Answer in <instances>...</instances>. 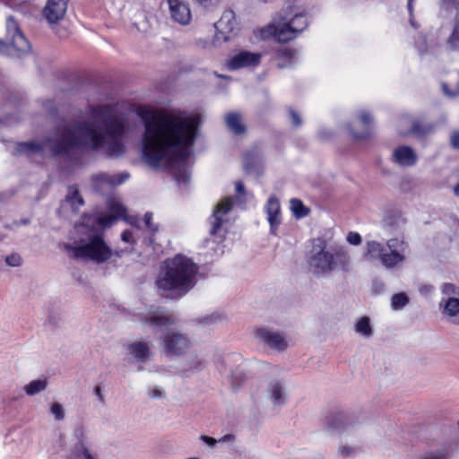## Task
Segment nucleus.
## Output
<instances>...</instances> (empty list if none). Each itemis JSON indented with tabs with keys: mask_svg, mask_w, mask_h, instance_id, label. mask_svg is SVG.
<instances>
[{
	"mask_svg": "<svg viewBox=\"0 0 459 459\" xmlns=\"http://www.w3.org/2000/svg\"><path fill=\"white\" fill-rule=\"evenodd\" d=\"M129 129L126 114L108 104L89 107V119L64 124L44 141L19 143L15 153L32 156L48 152L53 156L68 153L77 147L101 152L118 158L126 152L124 138Z\"/></svg>",
	"mask_w": 459,
	"mask_h": 459,
	"instance_id": "1",
	"label": "nucleus"
},
{
	"mask_svg": "<svg viewBox=\"0 0 459 459\" xmlns=\"http://www.w3.org/2000/svg\"><path fill=\"white\" fill-rule=\"evenodd\" d=\"M202 118L199 114L182 116L162 111L144 121L142 141L143 158L147 165L159 167L162 162L183 163L189 156V147L197 134Z\"/></svg>",
	"mask_w": 459,
	"mask_h": 459,
	"instance_id": "2",
	"label": "nucleus"
},
{
	"mask_svg": "<svg viewBox=\"0 0 459 459\" xmlns=\"http://www.w3.org/2000/svg\"><path fill=\"white\" fill-rule=\"evenodd\" d=\"M108 213L89 215L75 225L73 244H65L64 247L73 258L91 260L97 264L108 261L112 256V250L104 241L102 231L109 228L118 219L140 228L137 217H126V208L117 200L111 199L108 203Z\"/></svg>",
	"mask_w": 459,
	"mask_h": 459,
	"instance_id": "3",
	"label": "nucleus"
},
{
	"mask_svg": "<svg viewBox=\"0 0 459 459\" xmlns=\"http://www.w3.org/2000/svg\"><path fill=\"white\" fill-rule=\"evenodd\" d=\"M197 266L187 257L178 255L164 262L163 272L156 284L159 289L172 290L178 296L188 292L195 283Z\"/></svg>",
	"mask_w": 459,
	"mask_h": 459,
	"instance_id": "4",
	"label": "nucleus"
},
{
	"mask_svg": "<svg viewBox=\"0 0 459 459\" xmlns=\"http://www.w3.org/2000/svg\"><path fill=\"white\" fill-rule=\"evenodd\" d=\"M333 230H325L322 238H317V274L329 275L333 273H348L351 269V258L349 250L343 245L333 244Z\"/></svg>",
	"mask_w": 459,
	"mask_h": 459,
	"instance_id": "5",
	"label": "nucleus"
},
{
	"mask_svg": "<svg viewBox=\"0 0 459 459\" xmlns=\"http://www.w3.org/2000/svg\"><path fill=\"white\" fill-rule=\"evenodd\" d=\"M409 245L403 238H393L385 246L377 240L366 242L364 258L368 261H378L387 270L401 266L406 261Z\"/></svg>",
	"mask_w": 459,
	"mask_h": 459,
	"instance_id": "6",
	"label": "nucleus"
},
{
	"mask_svg": "<svg viewBox=\"0 0 459 459\" xmlns=\"http://www.w3.org/2000/svg\"><path fill=\"white\" fill-rule=\"evenodd\" d=\"M353 413L337 411L325 419L326 430L330 435H342L352 432L359 425Z\"/></svg>",
	"mask_w": 459,
	"mask_h": 459,
	"instance_id": "7",
	"label": "nucleus"
},
{
	"mask_svg": "<svg viewBox=\"0 0 459 459\" xmlns=\"http://www.w3.org/2000/svg\"><path fill=\"white\" fill-rule=\"evenodd\" d=\"M260 32L262 39L273 37L279 42H288L296 37L291 28H290L289 22L285 21H274L268 26L262 28Z\"/></svg>",
	"mask_w": 459,
	"mask_h": 459,
	"instance_id": "8",
	"label": "nucleus"
},
{
	"mask_svg": "<svg viewBox=\"0 0 459 459\" xmlns=\"http://www.w3.org/2000/svg\"><path fill=\"white\" fill-rule=\"evenodd\" d=\"M69 0H48L42 9V17L54 26L62 22L66 14Z\"/></svg>",
	"mask_w": 459,
	"mask_h": 459,
	"instance_id": "9",
	"label": "nucleus"
},
{
	"mask_svg": "<svg viewBox=\"0 0 459 459\" xmlns=\"http://www.w3.org/2000/svg\"><path fill=\"white\" fill-rule=\"evenodd\" d=\"M163 346L168 356H179L188 349L189 341L184 334L169 331L163 337Z\"/></svg>",
	"mask_w": 459,
	"mask_h": 459,
	"instance_id": "10",
	"label": "nucleus"
},
{
	"mask_svg": "<svg viewBox=\"0 0 459 459\" xmlns=\"http://www.w3.org/2000/svg\"><path fill=\"white\" fill-rule=\"evenodd\" d=\"M392 161L401 167H413L418 161V155L411 147L399 145L392 152Z\"/></svg>",
	"mask_w": 459,
	"mask_h": 459,
	"instance_id": "11",
	"label": "nucleus"
},
{
	"mask_svg": "<svg viewBox=\"0 0 459 459\" xmlns=\"http://www.w3.org/2000/svg\"><path fill=\"white\" fill-rule=\"evenodd\" d=\"M261 56L258 53L241 51L228 60L227 65L231 70H238L248 66H255L260 62Z\"/></svg>",
	"mask_w": 459,
	"mask_h": 459,
	"instance_id": "12",
	"label": "nucleus"
},
{
	"mask_svg": "<svg viewBox=\"0 0 459 459\" xmlns=\"http://www.w3.org/2000/svg\"><path fill=\"white\" fill-rule=\"evenodd\" d=\"M256 336L265 344L277 351H281L288 347L286 339L277 332L262 328L257 330Z\"/></svg>",
	"mask_w": 459,
	"mask_h": 459,
	"instance_id": "13",
	"label": "nucleus"
},
{
	"mask_svg": "<svg viewBox=\"0 0 459 459\" xmlns=\"http://www.w3.org/2000/svg\"><path fill=\"white\" fill-rule=\"evenodd\" d=\"M7 28L10 32L13 33V39L11 42V48L16 50L18 53H26L30 49L29 41L26 39L24 35L19 30L15 21L10 17L7 22Z\"/></svg>",
	"mask_w": 459,
	"mask_h": 459,
	"instance_id": "14",
	"label": "nucleus"
},
{
	"mask_svg": "<svg viewBox=\"0 0 459 459\" xmlns=\"http://www.w3.org/2000/svg\"><path fill=\"white\" fill-rule=\"evenodd\" d=\"M170 14L173 20L180 24H188L191 20V12L187 3L180 0H169Z\"/></svg>",
	"mask_w": 459,
	"mask_h": 459,
	"instance_id": "15",
	"label": "nucleus"
},
{
	"mask_svg": "<svg viewBox=\"0 0 459 459\" xmlns=\"http://www.w3.org/2000/svg\"><path fill=\"white\" fill-rule=\"evenodd\" d=\"M233 205V198L232 197H227L223 200H221L215 208V211L213 212L212 218V227L211 229V234L216 235L223 223V220L221 218V215L228 213Z\"/></svg>",
	"mask_w": 459,
	"mask_h": 459,
	"instance_id": "16",
	"label": "nucleus"
},
{
	"mask_svg": "<svg viewBox=\"0 0 459 459\" xmlns=\"http://www.w3.org/2000/svg\"><path fill=\"white\" fill-rule=\"evenodd\" d=\"M359 121L363 124L364 128L361 132H356L351 129V126H347L350 135L354 140H364L369 137L371 134V122L373 120L371 115L367 110H361L358 114Z\"/></svg>",
	"mask_w": 459,
	"mask_h": 459,
	"instance_id": "17",
	"label": "nucleus"
},
{
	"mask_svg": "<svg viewBox=\"0 0 459 459\" xmlns=\"http://www.w3.org/2000/svg\"><path fill=\"white\" fill-rule=\"evenodd\" d=\"M215 33L212 40L200 39L197 41L198 47L205 50H212L221 47L223 42H228L231 39V36L218 27H214Z\"/></svg>",
	"mask_w": 459,
	"mask_h": 459,
	"instance_id": "18",
	"label": "nucleus"
},
{
	"mask_svg": "<svg viewBox=\"0 0 459 459\" xmlns=\"http://www.w3.org/2000/svg\"><path fill=\"white\" fill-rule=\"evenodd\" d=\"M266 212L268 221L271 226V232L275 234L276 227L281 223L280 202L275 196H271L267 202Z\"/></svg>",
	"mask_w": 459,
	"mask_h": 459,
	"instance_id": "19",
	"label": "nucleus"
},
{
	"mask_svg": "<svg viewBox=\"0 0 459 459\" xmlns=\"http://www.w3.org/2000/svg\"><path fill=\"white\" fill-rule=\"evenodd\" d=\"M143 322L153 326L161 327L174 324L175 320L169 313L158 309L146 316Z\"/></svg>",
	"mask_w": 459,
	"mask_h": 459,
	"instance_id": "20",
	"label": "nucleus"
},
{
	"mask_svg": "<svg viewBox=\"0 0 459 459\" xmlns=\"http://www.w3.org/2000/svg\"><path fill=\"white\" fill-rule=\"evenodd\" d=\"M213 27H218L232 37L237 28L235 13L230 10L225 11L220 20L213 24Z\"/></svg>",
	"mask_w": 459,
	"mask_h": 459,
	"instance_id": "21",
	"label": "nucleus"
},
{
	"mask_svg": "<svg viewBox=\"0 0 459 459\" xmlns=\"http://www.w3.org/2000/svg\"><path fill=\"white\" fill-rule=\"evenodd\" d=\"M225 122L227 127L235 134H243L246 133V126L242 123L240 115L231 112L226 115Z\"/></svg>",
	"mask_w": 459,
	"mask_h": 459,
	"instance_id": "22",
	"label": "nucleus"
},
{
	"mask_svg": "<svg viewBox=\"0 0 459 459\" xmlns=\"http://www.w3.org/2000/svg\"><path fill=\"white\" fill-rule=\"evenodd\" d=\"M84 202L82 195L79 193V190L75 186H70L68 188V194L65 197V204L63 207L67 204L70 205L73 212H77L80 206L83 205Z\"/></svg>",
	"mask_w": 459,
	"mask_h": 459,
	"instance_id": "23",
	"label": "nucleus"
},
{
	"mask_svg": "<svg viewBox=\"0 0 459 459\" xmlns=\"http://www.w3.org/2000/svg\"><path fill=\"white\" fill-rule=\"evenodd\" d=\"M434 131V126L429 123H423L420 120H413L411 122V128L410 134L418 138H423Z\"/></svg>",
	"mask_w": 459,
	"mask_h": 459,
	"instance_id": "24",
	"label": "nucleus"
},
{
	"mask_svg": "<svg viewBox=\"0 0 459 459\" xmlns=\"http://www.w3.org/2000/svg\"><path fill=\"white\" fill-rule=\"evenodd\" d=\"M128 350L138 361H143L150 352V347L146 342H134L129 345Z\"/></svg>",
	"mask_w": 459,
	"mask_h": 459,
	"instance_id": "25",
	"label": "nucleus"
},
{
	"mask_svg": "<svg viewBox=\"0 0 459 459\" xmlns=\"http://www.w3.org/2000/svg\"><path fill=\"white\" fill-rule=\"evenodd\" d=\"M128 178L127 174H121L117 176H109L108 174H99L94 177L96 184L101 185L107 183L110 186H116L122 184Z\"/></svg>",
	"mask_w": 459,
	"mask_h": 459,
	"instance_id": "26",
	"label": "nucleus"
},
{
	"mask_svg": "<svg viewBox=\"0 0 459 459\" xmlns=\"http://www.w3.org/2000/svg\"><path fill=\"white\" fill-rule=\"evenodd\" d=\"M446 48L450 51H459V17L455 18L454 27L446 41Z\"/></svg>",
	"mask_w": 459,
	"mask_h": 459,
	"instance_id": "27",
	"label": "nucleus"
},
{
	"mask_svg": "<svg viewBox=\"0 0 459 459\" xmlns=\"http://www.w3.org/2000/svg\"><path fill=\"white\" fill-rule=\"evenodd\" d=\"M355 332L363 337H370L373 334V330L369 317H360L355 325Z\"/></svg>",
	"mask_w": 459,
	"mask_h": 459,
	"instance_id": "28",
	"label": "nucleus"
},
{
	"mask_svg": "<svg viewBox=\"0 0 459 459\" xmlns=\"http://www.w3.org/2000/svg\"><path fill=\"white\" fill-rule=\"evenodd\" d=\"M290 28L293 30L295 36L301 32L307 25V19L302 14L295 15L290 21H289Z\"/></svg>",
	"mask_w": 459,
	"mask_h": 459,
	"instance_id": "29",
	"label": "nucleus"
},
{
	"mask_svg": "<svg viewBox=\"0 0 459 459\" xmlns=\"http://www.w3.org/2000/svg\"><path fill=\"white\" fill-rule=\"evenodd\" d=\"M290 210L297 219L305 217L309 213V209L304 206L300 200L296 198L290 200Z\"/></svg>",
	"mask_w": 459,
	"mask_h": 459,
	"instance_id": "30",
	"label": "nucleus"
},
{
	"mask_svg": "<svg viewBox=\"0 0 459 459\" xmlns=\"http://www.w3.org/2000/svg\"><path fill=\"white\" fill-rule=\"evenodd\" d=\"M47 388V381L46 380H33L30 384L24 386V390L27 394L34 395L40 391H43Z\"/></svg>",
	"mask_w": 459,
	"mask_h": 459,
	"instance_id": "31",
	"label": "nucleus"
},
{
	"mask_svg": "<svg viewBox=\"0 0 459 459\" xmlns=\"http://www.w3.org/2000/svg\"><path fill=\"white\" fill-rule=\"evenodd\" d=\"M444 313L449 316H455L459 313V299L448 298L444 305Z\"/></svg>",
	"mask_w": 459,
	"mask_h": 459,
	"instance_id": "32",
	"label": "nucleus"
},
{
	"mask_svg": "<svg viewBox=\"0 0 459 459\" xmlns=\"http://www.w3.org/2000/svg\"><path fill=\"white\" fill-rule=\"evenodd\" d=\"M454 77L455 80V86L451 85L448 82L442 83V88H443L445 94H446L447 96H450V97H455L457 94H459V71H456L454 74Z\"/></svg>",
	"mask_w": 459,
	"mask_h": 459,
	"instance_id": "33",
	"label": "nucleus"
},
{
	"mask_svg": "<svg viewBox=\"0 0 459 459\" xmlns=\"http://www.w3.org/2000/svg\"><path fill=\"white\" fill-rule=\"evenodd\" d=\"M244 169L247 173L259 172L260 167L257 160L251 154H246L244 158Z\"/></svg>",
	"mask_w": 459,
	"mask_h": 459,
	"instance_id": "34",
	"label": "nucleus"
},
{
	"mask_svg": "<svg viewBox=\"0 0 459 459\" xmlns=\"http://www.w3.org/2000/svg\"><path fill=\"white\" fill-rule=\"evenodd\" d=\"M408 303H409V298L403 292L394 294L392 297L391 305H392V308L394 310H399V309L403 308Z\"/></svg>",
	"mask_w": 459,
	"mask_h": 459,
	"instance_id": "35",
	"label": "nucleus"
},
{
	"mask_svg": "<svg viewBox=\"0 0 459 459\" xmlns=\"http://www.w3.org/2000/svg\"><path fill=\"white\" fill-rule=\"evenodd\" d=\"M271 399L275 404L283 403L284 388L280 383H275L271 387Z\"/></svg>",
	"mask_w": 459,
	"mask_h": 459,
	"instance_id": "36",
	"label": "nucleus"
},
{
	"mask_svg": "<svg viewBox=\"0 0 459 459\" xmlns=\"http://www.w3.org/2000/svg\"><path fill=\"white\" fill-rule=\"evenodd\" d=\"M133 26L138 31H141V32H146L150 28L149 22H148L146 16L143 13L139 14L135 18V21L134 22Z\"/></svg>",
	"mask_w": 459,
	"mask_h": 459,
	"instance_id": "37",
	"label": "nucleus"
},
{
	"mask_svg": "<svg viewBox=\"0 0 459 459\" xmlns=\"http://www.w3.org/2000/svg\"><path fill=\"white\" fill-rule=\"evenodd\" d=\"M75 452L78 456H83L84 459H95L84 445L82 438L79 439V443L75 446Z\"/></svg>",
	"mask_w": 459,
	"mask_h": 459,
	"instance_id": "38",
	"label": "nucleus"
},
{
	"mask_svg": "<svg viewBox=\"0 0 459 459\" xmlns=\"http://www.w3.org/2000/svg\"><path fill=\"white\" fill-rule=\"evenodd\" d=\"M202 8L212 11L220 5L221 0H194Z\"/></svg>",
	"mask_w": 459,
	"mask_h": 459,
	"instance_id": "39",
	"label": "nucleus"
},
{
	"mask_svg": "<svg viewBox=\"0 0 459 459\" xmlns=\"http://www.w3.org/2000/svg\"><path fill=\"white\" fill-rule=\"evenodd\" d=\"M346 240L352 246H359L362 242V238L358 232L350 231L347 234Z\"/></svg>",
	"mask_w": 459,
	"mask_h": 459,
	"instance_id": "40",
	"label": "nucleus"
},
{
	"mask_svg": "<svg viewBox=\"0 0 459 459\" xmlns=\"http://www.w3.org/2000/svg\"><path fill=\"white\" fill-rule=\"evenodd\" d=\"M51 412L54 414L56 420H61L65 418V411L62 405L58 403H55L51 406Z\"/></svg>",
	"mask_w": 459,
	"mask_h": 459,
	"instance_id": "41",
	"label": "nucleus"
},
{
	"mask_svg": "<svg viewBox=\"0 0 459 459\" xmlns=\"http://www.w3.org/2000/svg\"><path fill=\"white\" fill-rule=\"evenodd\" d=\"M441 291L444 295L459 294V288L453 283H444Z\"/></svg>",
	"mask_w": 459,
	"mask_h": 459,
	"instance_id": "42",
	"label": "nucleus"
},
{
	"mask_svg": "<svg viewBox=\"0 0 459 459\" xmlns=\"http://www.w3.org/2000/svg\"><path fill=\"white\" fill-rule=\"evenodd\" d=\"M358 451V447L348 446H341L339 452L342 457L348 458L353 455H355Z\"/></svg>",
	"mask_w": 459,
	"mask_h": 459,
	"instance_id": "43",
	"label": "nucleus"
},
{
	"mask_svg": "<svg viewBox=\"0 0 459 459\" xmlns=\"http://www.w3.org/2000/svg\"><path fill=\"white\" fill-rule=\"evenodd\" d=\"M420 459H447L446 451L431 452L422 455Z\"/></svg>",
	"mask_w": 459,
	"mask_h": 459,
	"instance_id": "44",
	"label": "nucleus"
},
{
	"mask_svg": "<svg viewBox=\"0 0 459 459\" xmlns=\"http://www.w3.org/2000/svg\"><path fill=\"white\" fill-rule=\"evenodd\" d=\"M289 115L291 118V122L294 127H299L302 124L300 115L295 111L292 108H288Z\"/></svg>",
	"mask_w": 459,
	"mask_h": 459,
	"instance_id": "45",
	"label": "nucleus"
},
{
	"mask_svg": "<svg viewBox=\"0 0 459 459\" xmlns=\"http://www.w3.org/2000/svg\"><path fill=\"white\" fill-rule=\"evenodd\" d=\"M5 262L10 266H19L22 264V257L18 254H12L6 256Z\"/></svg>",
	"mask_w": 459,
	"mask_h": 459,
	"instance_id": "46",
	"label": "nucleus"
},
{
	"mask_svg": "<svg viewBox=\"0 0 459 459\" xmlns=\"http://www.w3.org/2000/svg\"><path fill=\"white\" fill-rule=\"evenodd\" d=\"M152 214L151 212H146L145 215H144V225H145V228L148 230H150V231L154 233V232L157 231V227L152 224Z\"/></svg>",
	"mask_w": 459,
	"mask_h": 459,
	"instance_id": "47",
	"label": "nucleus"
},
{
	"mask_svg": "<svg viewBox=\"0 0 459 459\" xmlns=\"http://www.w3.org/2000/svg\"><path fill=\"white\" fill-rule=\"evenodd\" d=\"M435 290V287L431 284H422L420 288H419V291L420 293V295L424 296V297H429L431 296V294L433 293Z\"/></svg>",
	"mask_w": 459,
	"mask_h": 459,
	"instance_id": "48",
	"label": "nucleus"
},
{
	"mask_svg": "<svg viewBox=\"0 0 459 459\" xmlns=\"http://www.w3.org/2000/svg\"><path fill=\"white\" fill-rule=\"evenodd\" d=\"M399 221L404 223V220L401 216H386L384 220V222L387 226H393L395 223L398 224Z\"/></svg>",
	"mask_w": 459,
	"mask_h": 459,
	"instance_id": "49",
	"label": "nucleus"
},
{
	"mask_svg": "<svg viewBox=\"0 0 459 459\" xmlns=\"http://www.w3.org/2000/svg\"><path fill=\"white\" fill-rule=\"evenodd\" d=\"M450 143L453 148L459 150V131H455L451 134Z\"/></svg>",
	"mask_w": 459,
	"mask_h": 459,
	"instance_id": "50",
	"label": "nucleus"
},
{
	"mask_svg": "<svg viewBox=\"0 0 459 459\" xmlns=\"http://www.w3.org/2000/svg\"><path fill=\"white\" fill-rule=\"evenodd\" d=\"M293 52L292 50L287 48H281L278 50V56L285 57L286 59H290L292 57Z\"/></svg>",
	"mask_w": 459,
	"mask_h": 459,
	"instance_id": "51",
	"label": "nucleus"
},
{
	"mask_svg": "<svg viewBox=\"0 0 459 459\" xmlns=\"http://www.w3.org/2000/svg\"><path fill=\"white\" fill-rule=\"evenodd\" d=\"M121 238L124 242H126V243H134V242L132 232L127 231V230H126L122 233Z\"/></svg>",
	"mask_w": 459,
	"mask_h": 459,
	"instance_id": "52",
	"label": "nucleus"
},
{
	"mask_svg": "<svg viewBox=\"0 0 459 459\" xmlns=\"http://www.w3.org/2000/svg\"><path fill=\"white\" fill-rule=\"evenodd\" d=\"M176 179L178 182L182 181L184 183H186L189 180V176L186 171L179 172L178 174L176 175Z\"/></svg>",
	"mask_w": 459,
	"mask_h": 459,
	"instance_id": "53",
	"label": "nucleus"
},
{
	"mask_svg": "<svg viewBox=\"0 0 459 459\" xmlns=\"http://www.w3.org/2000/svg\"><path fill=\"white\" fill-rule=\"evenodd\" d=\"M201 439L211 446H214L217 443V440L215 438L208 436H201Z\"/></svg>",
	"mask_w": 459,
	"mask_h": 459,
	"instance_id": "54",
	"label": "nucleus"
},
{
	"mask_svg": "<svg viewBox=\"0 0 459 459\" xmlns=\"http://www.w3.org/2000/svg\"><path fill=\"white\" fill-rule=\"evenodd\" d=\"M151 395L153 398H160L163 396V391L159 387H154L153 390L151 392Z\"/></svg>",
	"mask_w": 459,
	"mask_h": 459,
	"instance_id": "55",
	"label": "nucleus"
},
{
	"mask_svg": "<svg viewBox=\"0 0 459 459\" xmlns=\"http://www.w3.org/2000/svg\"><path fill=\"white\" fill-rule=\"evenodd\" d=\"M443 5H453L459 9V0H440Z\"/></svg>",
	"mask_w": 459,
	"mask_h": 459,
	"instance_id": "56",
	"label": "nucleus"
},
{
	"mask_svg": "<svg viewBox=\"0 0 459 459\" xmlns=\"http://www.w3.org/2000/svg\"><path fill=\"white\" fill-rule=\"evenodd\" d=\"M413 1L414 0H408V10L410 12V14H411V19H410V22H411V24L413 26V27H416V25L414 24L413 21H412V13H413Z\"/></svg>",
	"mask_w": 459,
	"mask_h": 459,
	"instance_id": "57",
	"label": "nucleus"
},
{
	"mask_svg": "<svg viewBox=\"0 0 459 459\" xmlns=\"http://www.w3.org/2000/svg\"><path fill=\"white\" fill-rule=\"evenodd\" d=\"M236 192L239 195L245 194V186L241 181L236 182Z\"/></svg>",
	"mask_w": 459,
	"mask_h": 459,
	"instance_id": "58",
	"label": "nucleus"
},
{
	"mask_svg": "<svg viewBox=\"0 0 459 459\" xmlns=\"http://www.w3.org/2000/svg\"><path fill=\"white\" fill-rule=\"evenodd\" d=\"M95 393H96V394L98 395V397L100 398V400L102 402V401L104 400V396H103V394H102V393H101V389H100V386H97V387L95 388Z\"/></svg>",
	"mask_w": 459,
	"mask_h": 459,
	"instance_id": "59",
	"label": "nucleus"
},
{
	"mask_svg": "<svg viewBox=\"0 0 459 459\" xmlns=\"http://www.w3.org/2000/svg\"><path fill=\"white\" fill-rule=\"evenodd\" d=\"M218 318H219V316H210V317H206V318H204V322H205L206 324L213 323V322H214L216 319H218Z\"/></svg>",
	"mask_w": 459,
	"mask_h": 459,
	"instance_id": "60",
	"label": "nucleus"
},
{
	"mask_svg": "<svg viewBox=\"0 0 459 459\" xmlns=\"http://www.w3.org/2000/svg\"><path fill=\"white\" fill-rule=\"evenodd\" d=\"M232 438H233V436H231V435H225L220 441L224 442L226 440H230V439H232Z\"/></svg>",
	"mask_w": 459,
	"mask_h": 459,
	"instance_id": "61",
	"label": "nucleus"
},
{
	"mask_svg": "<svg viewBox=\"0 0 459 459\" xmlns=\"http://www.w3.org/2000/svg\"><path fill=\"white\" fill-rule=\"evenodd\" d=\"M454 193L456 196H459V183L454 187Z\"/></svg>",
	"mask_w": 459,
	"mask_h": 459,
	"instance_id": "62",
	"label": "nucleus"
},
{
	"mask_svg": "<svg viewBox=\"0 0 459 459\" xmlns=\"http://www.w3.org/2000/svg\"><path fill=\"white\" fill-rule=\"evenodd\" d=\"M313 259H314V256H311V257L309 258L308 263H309L310 264H312V261H313Z\"/></svg>",
	"mask_w": 459,
	"mask_h": 459,
	"instance_id": "63",
	"label": "nucleus"
}]
</instances>
